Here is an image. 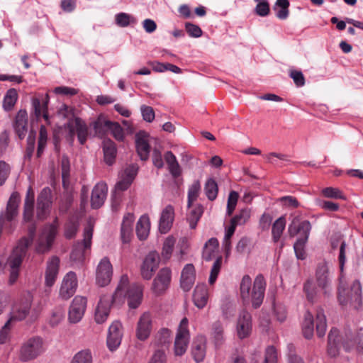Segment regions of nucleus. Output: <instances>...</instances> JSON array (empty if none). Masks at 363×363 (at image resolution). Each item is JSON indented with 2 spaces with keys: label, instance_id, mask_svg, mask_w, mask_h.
Here are the masks:
<instances>
[{
  "label": "nucleus",
  "instance_id": "f257e3e1",
  "mask_svg": "<svg viewBox=\"0 0 363 363\" xmlns=\"http://www.w3.org/2000/svg\"><path fill=\"white\" fill-rule=\"evenodd\" d=\"M143 298V286L134 283L129 284V279L126 274L121 277L118 284L112 296V301L115 304H121L127 299L128 306L130 308H138Z\"/></svg>",
  "mask_w": 363,
  "mask_h": 363
},
{
  "label": "nucleus",
  "instance_id": "f03ea898",
  "mask_svg": "<svg viewBox=\"0 0 363 363\" xmlns=\"http://www.w3.org/2000/svg\"><path fill=\"white\" fill-rule=\"evenodd\" d=\"M252 279L248 275H245L240 283V296L245 304L252 303L254 308H259L262 303L266 282L262 275L256 277L251 291Z\"/></svg>",
  "mask_w": 363,
  "mask_h": 363
},
{
  "label": "nucleus",
  "instance_id": "7ed1b4c3",
  "mask_svg": "<svg viewBox=\"0 0 363 363\" xmlns=\"http://www.w3.org/2000/svg\"><path fill=\"white\" fill-rule=\"evenodd\" d=\"M338 301L342 306L351 304L354 308H358L362 304V286L359 281L354 280L347 286L342 276L340 278L338 288Z\"/></svg>",
  "mask_w": 363,
  "mask_h": 363
},
{
  "label": "nucleus",
  "instance_id": "20e7f679",
  "mask_svg": "<svg viewBox=\"0 0 363 363\" xmlns=\"http://www.w3.org/2000/svg\"><path fill=\"white\" fill-rule=\"evenodd\" d=\"M311 230V225L309 221L300 222L297 218H294L289 226L288 231L290 236L294 237L297 234L300 235L294 245V252L298 259L303 260L306 258L304 247L308 239Z\"/></svg>",
  "mask_w": 363,
  "mask_h": 363
},
{
  "label": "nucleus",
  "instance_id": "39448f33",
  "mask_svg": "<svg viewBox=\"0 0 363 363\" xmlns=\"http://www.w3.org/2000/svg\"><path fill=\"white\" fill-rule=\"evenodd\" d=\"M45 350V344L42 337H31L22 343L18 357L21 361L28 362L35 359L44 352Z\"/></svg>",
  "mask_w": 363,
  "mask_h": 363
},
{
  "label": "nucleus",
  "instance_id": "423d86ee",
  "mask_svg": "<svg viewBox=\"0 0 363 363\" xmlns=\"http://www.w3.org/2000/svg\"><path fill=\"white\" fill-rule=\"evenodd\" d=\"M57 233L56 223L46 225L41 230L35 244V251L38 254L48 252L52 246Z\"/></svg>",
  "mask_w": 363,
  "mask_h": 363
},
{
  "label": "nucleus",
  "instance_id": "0eeeda50",
  "mask_svg": "<svg viewBox=\"0 0 363 363\" xmlns=\"http://www.w3.org/2000/svg\"><path fill=\"white\" fill-rule=\"evenodd\" d=\"M94 223L89 220L84 230V238L82 242L74 245L70 259L74 263H81L84 261L86 250H89L91 245L93 236Z\"/></svg>",
  "mask_w": 363,
  "mask_h": 363
},
{
  "label": "nucleus",
  "instance_id": "6e6552de",
  "mask_svg": "<svg viewBox=\"0 0 363 363\" xmlns=\"http://www.w3.org/2000/svg\"><path fill=\"white\" fill-rule=\"evenodd\" d=\"M190 340L189 320L184 318L177 328L174 344V352L176 356H182L186 352Z\"/></svg>",
  "mask_w": 363,
  "mask_h": 363
},
{
  "label": "nucleus",
  "instance_id": "1a4fd4ad",
  "mask_svg": "<svg viewBox=\"0 0 363 363\" xmlns=\"http://www.w3.org/2000/svg\"><path fill=\"white\" fill-rule=\"evenodd\" d=\"M315 278L317 286L323 290L324 295L330 296L332 292V279L328 264L325 261H323L317 265Z\"/></svg>",
  "mask_w": 363,
  "mask_h": 363
},
{
  "label": "nucleus",
  "instance_id": "9d476101",
  "mask_svg": "<svg viewBox=\"0 0 363 363\" xmlns=\"http://www.w3.org/2000/svg\"><path fill=\"white\" fill-rule=\"evenodd\" d=\"M32 302L33 296L30 292H27L23 298L13 306L8 320L13 324L16 321L25 319L29 313Z\"/></svg>",
  "mask_w": 363,
  "mask_h": 363
},
{
  "label": "nucleus",
  "instance_id": "9b49d317",
  "mask_svg": "<svg viewBox=\"0 0 363 363\" xmlns=\"http://www.w3.org/2000/svg\"><path fill=\"white\" fill-rule=\"evenodd\" d=\"M67 128L69 130L72 141L75 133H77L80 144L83 145L85 143L88 137V128L84 121L79 118H69L67 123Z\"/></svg>",
  "mask_w": 363,
  "mask_h": 363
},
{
  "label": "nucleus",
  "instance_id": "f8f14e48",
  "mask_svg": "<svg viewBox=\"0 0 363 363\" xmlns=\"http://www.w3.org/2000/svg\"><path fill=\"white\" fill-rule=\"evenodd\" d=\"M113 275V267L106 257H103L97 265L96 270V281L99 286L108 285Z\"/></svg>",
  "mask_w": 363,
  "mask_h": 363
},
{
  "label": "nucleus",
  "instance_id": "ddd939ff",
  "mask_svg": "<svg viewBox=\"0 0 363 363\" xmlns=\"http://www.w3.org/2000/svg\"><path fill=\"white\" fill-rule=\"evenodd\" d=\"M235 330L238 337L240 340L247 338L251 335L252 330V316L246 310H242L240 312Z\"/></svg>",
  "mask_w": 363,
  "mask_h": 363
},
{
  "label": "nucleus",
  "instance_id": "4468645a",
  "mask_svg": "<svg viewBox=\"0 0 363 363\" xmlns=\"http://www.w3.org/2000/svg\"><path fill=\"white\" fill-rule=\"evenodd\" d=\"M123 325L118 320L113 321L108 328L106 344L111 352L116 350L121 345L123 336Z\"/></svg>",
  "mask_w": 363,
  "mask_h": 363
},
{
  "label": "nucleus",
  "instance_id": "2eb2a0df",
  "mask_svg": "<svg viewBox=\"0 0 363 363\" xmlns=\"http://www.w3.org/2000/svg\"><path fill=\"white\" fill-rule=\"evenodd\" d=\"M78 281L77 275L73 272L67 273L62 281L59 296L62 299L67 300L71 298L77 291Z\"/></svg>",
  "mask_w": 363,
  "mask_h": 363
},
{
  "label": "nucleus",
  "instance_id": "dca6fc26",
  "mask_svg": "<svg viewBox=\"0 0 363 363\" xmlns=\"http://www.w3.org/2000/svg\"><path fill=\"white\" fill-rule=\"evenodd\" d=\"M87 301L84 296H77L74 298L69 306L68 319L72 323L79 322L86 308Z\"/></svg>",
  "mask_w": 363,
  "mask_h": 363
},
{
  "label": "nucleus",
  "instance_id": "f3484780",
  "mask_svg": "<svg viewBox=\"0 0 363 363\" xmlns=\"http://www.w3.org/2000/svg\"><path fill=\"white\" fill-rule=\"evenodd\" d=\"M152 320L149 313H143L137 323L135 329L136 337L140 341H145L149 338L152 333Z\"/></svg>",
  "mask_w": 363,
  "mask_h": 363
},
{
  "label": "nucleus",
  "instance_id": "a211bd4d",
  "mask_svg": "<svg viewBox=\"0 0 363 363\" xmlns=\"http://www.w3.org/2000/svg\"><path fill=\"white\" fill-rule=\"evenodd\" d=\"M111 303H113L112 296L104 295L101 297L94 311V321L97 324H103L106 321L110 314Z\"/></svg>",
  "mask_w": 363,
  "mask_h": 363
},
{
  "label": "nucleus",
  "instance_id": "6ab92c4d",
  "mask_svg": "<svg viewBox=\"0 0 363 363\" xmlns=\"http://www.w3.org/2000/svg\"><path fill=\"white\" fill-rule=\"evenodd\" d=\"M171 281V271L168 268L161 269L154 279L152 290L154 294L160 295L169 287Z\"/></svg>",
  "mask_w": 363,
  "mask_h": 363
},
{
  "label": "nucleus",
  "instance_id": "aec40b11",
  "mask_svg": "<svg viewBox=\"0 0 363 363\" xmlns=\"http://www.w3.org/2000/svg\"><path fill=\"white\" fill-rule=\"evenodd\" d=\"M51 203V190L49 188H44L39 194L37 201V218L39 220H44L48 216Z\"/></svg>",
  "mask_w": 363,
  "mask_h": 363
},
{
  "label": "nucleus",
  "instance_id": "412c9836",
  "mask_svg": "<svg viewBox=\"0 0 363 363\" xmlns=\"http://www.w3.org/2000/svg\"><path fill=\"white\" fill-rule=\"evenodd\" d=\"M138 168L135 165H130L124 169L119 175V180L115 186V194L119 191L126 190L133 182L137 174Z\"/></svg>",
  "mask_w": 363,
  "mask_h": 363
},
{
  "label": "nucleus",
  "instance_id": "4be33fe9",
  "mask_svg": "<svg viewBox=\"0 0 363 363\" xmlns=\"http://www.w3.org/2000/svg\"><path fill=\"white\" fill-rule=\"evenodd\" d=\"M159 265V256L155 252H150L145 258L140 269L143 279L149 280Z\"/></svg>",
  "mask_w": 363,
  "mask_h": 363
},
{
  "label": "nucleus",
  "instance_id": "5701e85b",
  "mask_svg": "<svg viewBox=\"0 0 363 363\" xmlns=\"http://www.w3.org/2000/svg\"><path fill=\"white\" fill-rule=\"evenodd\" d=\"M49 100L50 97L48 94H46L45 96L40 95L39 97L32 99V106L34 109L35 117L38 120L40 117L43 116L48 124H50L48 112Z\"/></svg>",
  "mask_w": 363,
  "mask_h": 363
},
{
  "label": "nucleus",
  "instance_id": "b1692460",
  "mask_svg": "<svg viewBox=\"0 0 363 363\" xmlns=\"http://www.w3.org/2000/svg\"><path fill=\"white\" fill-rule=\"evenodd\" d=\"M150 137L145 131H140L135 135L136 150L142 160H146L150 153Z\"/></svg>",
  "mask_w": 363,
  "mask_h": 363
},
{
  "label": "nucleus",
  "instance_id": "393cba45",
  "mask_svg": "<svg viewBox=\"0 0 363 363\" xmlns=\"http://www.w3.org/2000/svg\"><path fill=\"white\" fill-rule=\"evenodd\" d=\"M60 268V259L57 256H52L47 262L45 270V284L51 287L54 285Z\"/></svg>",
  "mask_w": 363,
  "mask_h": 363
},
{
  "label": "nucleus",
  "instance_id": "a878e982",
  "mask_svg": "<svg viewBox=\"0 0 363 363\" xmlns=\"http://www.w3.org/2000/svg\"><path fill=\"white\" fill-rule=\"evenodd\" d=\"M107 191V186L103 182L98 183L94 187L91 196V205L93 208H99L104 204Z\"/></svg>",
  "mask_w": 363,
  "mask_h": 363
},
{
  "label": "nucleus",
  "instance_id": "bb28decb",
  "mask_svg": "<svg viewBox=\"0 0 363 363\" xmlns=\"http://www.w3.org/2000/svg\"><path fill=\"white\" fill-rule=\"evenodd\" d=\"M174 219V209L172 206H167L161 213L159 221V230L162 233H167L171 228Z\"/></svg>",
  "mask_w": 363,
  "mask_h": 363
},
{
  "label": "nucleus",
  "instance_id": "cd10ccee",
  "mask_svg": "<svg viewBox=\"0 0 363 363\" xmlns=\"http://www.w3.org/2000/svg\"><path fill=\"white\" fill-rule=\"evenodd\" d=\"M134 220L133 213H128L123 217L121 228V238L123 243H129L131 240Z\"/></svg>",
  "mask_w": 363,
  "mask_h": 363
},
{
  "label": "nucleus",
  "instance_id": "c85d7f7f",
  "mask_svg": "<svg viewBox=\"0 0 363 363\" xmlns=\"http://www.w3.org/2000/svg\"><path fill=\"white\" fill-rule=\"evenodd\" d=\"M28 247L17 243L8 259L10 269H19Z\"/></svg>",
  "mask_w": 363,
  "mask_h": 363
},
{
  "label": "nucleus",
  "instance_id": "c756f323",
  "mask_svg": "<svg viewBox=\"0 0 363 363\" xmlns=\"http://www.w3.org/2000/svg\"><path fill=\"white\" fill-rule=\"evenodd\" d=\"M28 247L17 243L8 259L10 269H19Z\"/></svg>",
  "mask_w": 363,
  "mask_h": 363
},
{
  "label": "nucleus",
  "instance_id": "7c9ffc66",
  "mask_svg": "<svg viewBox=\"0 0 363 363\" xmlns=\"http://www.w3.org/2000/svg\"><path fill=\"white\" fill-rule=\"evenodd\" d=\"M196 274L193 264H187L184 266L181 275V287L185 291H189L195 282Z\"/></svg>",
  "mask_w": 363,
  "mask_h": 363
},
{
  "label": "nucleus",
  "instance_id": "2f4dec72",
  "mask_svg": "<svg viewBox=\"0 0 363 363\" xmlns=\"http://www.w3.org/2000/svg\"><path fill=\"white\" fill-rule=\"evenodd\" d=\"M206 353V340L204 337H197L193 344L191 348V354L193 358L196 362H202Z\"/></svg>",
  "mask_w": 363,
  "mask_h": 363
},
{
  "label": "nucleus",
  "instance_id": "473e14b6",
  "mask_svg": "<svg viewBox=\"0 0 363 363\" xmlns=\"http://www.w3.org/2000/svg\"><path fill=\"white\" fill-rule=\"evenodd\" d=\"M208 298V292L206 285L198 284L193 295V300L196 306L199 308H203L207 304Z\"/></svg>",
  "mask_w": 363,
  "mask_h": 363
},
{
  "label": "nucleus",
  "instance_id": "72a5a7b5",
  "mask_svg": "<svg viewBox=\"0 0 363 363\" xmlns=\"http://www.w3.org/2000/svg\"><path fill=\"white\" fill-rule=\"evenodd\" d=\"M172 340V332L169 329L162 328L155 335L152 345L157 347H168Z\"/></svg>",
  "mask_w": 363,
  "mask_h": 363
},
{
  "label": "nucleus",
  "instance_id": "f704fd0d",
  "mask_svg": "<svg viewBox=\"0 0 363 363\" xmlns=\"http://www.w3.org/2000/svg\"><path fill=\"white\" fill-rule=\"evenodd\" d=\"M28 114L26 110H20L16 116L14 128L18 137L24 138L27 131Z\"/></svg>",
  "mask_w": 363,
  "mask_h": 363
},
{
  "label": "nucleus",
  "instance_id": "c9c22d12",
  "mask_svg": "<svg viewBox=\"0 0 363 363\" xmlns=\"http://www.w3.org/2000/svg\"><path fill=\"white\" fill-rule=\"evenodd\" d=\"M150 222L148 216L143 215L136 225V233L140 240H145L150 232Z\"/></svg>",
  "mask_w": 363,
  "mask_h": 363
},
{
  "label": "nucleus",
  "instance_id": "e433bc0d",
  "mask_svg": "<svg viewBox=\"0 0 363 363\" xmlns=\"http://www.w3.org/2000/svg\"><path fill=\"white\" fill-rule=\"evenodd\" d=\"M187 220L191 229H194L203 214V207L200 204H191V207H188Z\"/></svg>",
  "mask_w": 363,
  "mask_h": 363
},
{
  "label": "nucleus",
  "instance_id": "4c0bfd02",
  "mask_svg": "<svg viewBox=\"0 0 363 363\" xmlns=\"http://www.w3.org/2000/svg\"><path fill=\"white\" fill-rule=\"evenodd\" d=\"M164 160L168 166V169L174 178H177L182 174V169L175 155L170 151L164 155Z\"/></svg>",
  "mask_w": 363,
  "mask_h": 363
},
{
  "label": "nucleus",
  "instance_id": "58836bf2",
  "mask_svg": "<svg viewBox=\"0 0 363 363\" xmlns=\"http://www.w3.org/2000/svg\"><path fill=\"white\" fill-rule=\"evenodd\" d=\"M211 336L216 346H220L224 342V329L220 321H216L213 323Z\"/></svg>",
  "mask_w": 363,
  "mask_h": 363
},
{
  "label": "nucleus",
  "instance_id": "ea45409f",
  "mask_svg": "<svg viewBox=\"0 0 363 363\" xmlns=\"http://www.w3.org/2000/svg\"><path fill=\"white\" fill-rule=\"evenodd\" d=\"M218 240L212 238L209 239L205 244L203 251V258L206 261L211 260L216 255L218 249Z\"/></svg>",
  "mask_w": 363,
  "mask_h": 363
},
{
  "label": "nucleus",
  "instance_id": "a19ab883",
  "mask_svg": "<svg viewBox=\"0 0 363 363\" xmlns=\"http://www.w3.org/2000/svg\"><path fill=\"white\" fill-rule=\"evenodd\" d=\"M104 153L106 163L111 165L115 161L116 147L115 143L111 140H105L104 141Z\"/></svg>",
  "mask_w": 363,
  "mask_h": 363
},
{
  "label": "nucleus",
  "instance_id": "79ce46f5",
  "mask_svg": "<svg viewBox=\"0 0 363 363\" xmlns=\"http://www.w3.org/2000/svg\"><path fill=\"white\" fill-rule=\"evenodd\" d=\"M18 100V92L15 89H9L3 100V108L5 111H9L13 109Z\"/></svg>",
  "mask_w": 363,
  "mask_h": 363
},
{
  "label": "nucleus",
  "instance_id": "37998d69",
  "mask_svg": "<svg viewBox=\"0 0 363 363\" xmlns=\"http://www.w3.org/2000/svg\"><path fill=\"white\" fill-rule=\"evenodd\" d=\"M302 331L304 337L310 339L313 335L314 324L313 315L311 313L307 312L304 315V320L302 323Z\"/></svg>",
  "mask_w": 363,
  "mask_h": 363
},
{
  "label": "nucleus",
  "instance_id": "c03bdc74",
  "mask_svg": "<svg viewBox=\"0 0 363 363\" xmlns=\"http://www.w3.org/2000/svg\"><path fill=\"white\" fill-rule=\"evenodd\" d=\"M289 1L288 0H277L274 9L276 11V16L284 20L289 16Z\"/></svg>",
  "mask_w": 363,
  "mask_h": 363
},
{
  "label": "nucleus",
  "instance_id": "a18cd8bd",
  "mask_svg": "<svg viewBox=\"0 0 363 363\" xmlns=\"http://www.w3.org/2000/svg\"><path fill=\"white\" fill-rule=\"evenodd\" d=\"M110 121L106 119L104 116H99L97 119L92 123L93 128L98 135H103L108 130Z\"/></svg>",
  "mask_w": 363,
  "mask_h": 363
},
{
  "label": "nucleus",
  "instance_id": "49530a36",
  "mask_svg": "<svg viewBox=\"0 0 363 363\" xmlns=\"http://www.w3.org/2000/svg\"><path fill=\"white\" fill-rule=\"evenodd\" d=\"M327 328L326 318L322 309L317 311L316 314V332L318 337L325 335Z\"/></svg>",
  "mask_w": 363,
  "mask_h": 363
},
{
  "label": "nucleus",
  "instance_id": "de8ad7c7",
  "mask_svg": "<svg viewBox=\"0 0 363 363\" xmlns=\"http://www.w3.org/2000/svg\"><path fill=\"white\" fill-rule=\"evenodd\" d=\"M201 190V184L199 181H194L188 189V207H191L198 199Z\"/></svg>",
  "mask_w": 363,
  "mask_h": 363
},
{
  "label": "nucleus",
  "instance_id": "09e8293b",
  "mask_svg": "<svg viewBox=\"0 0 363 363\" xmlns=\"http://www.w3.org/2000/svg\"><path fill=\"white\" fill-rule=\"evenodd\" d=\"M205 194L208 199L211 201H213L216 199L218 195V185L213 179H208L205 184Z\"/></svg>",
  "mask_w": 363,
  "mask_h": 363
},
{
  "label": "nucleus",
  "instance_id": "8fccbe9b",
  "mask_svg": "<svg viewBox=\"0 0 363 363\" xmlns=\"http://www.w3.org/2000/svg\"><path fill=\"white\" fill-rule=\"evenodd\" d=\"M285 225L286 220L283 216L279 218L274 223L272 226V237L274 242H277L281 238V235L285 228Z\"/></svg>",
  "mask_w": 363,
  "mask_h": 363
},
{
  "label": "nucleus",
  "instance_id": "3c124183",
  "mask_svg": "<svg viewBox=\"0 0 363 363\" xmlns=\"http://www.w3.org/2000/svg\"><path fill=\"white\" fill-rule=\"evenodd\" d=\"M303 291L308 301L314 303L317 300V289L311 281L308 280L304 284Z\"/></svg>",
  "mask_w": 363,
  "mask_h": 363
},
{
  "label": "nucleus",
  "instance_id": "603ef678",
  "mask_svg": "<svg viewBox=\"0 0 363 363\" xmlns=\"http://www.w3.org/2000/svg\"><path fill=\"white\" fill-rule=\"evenodd\" d=\"M91 353L88 350L78 352L72 358L70 363H91Z\"/></svg>",
  "mask_w": 363,
  "mask_h": 363
},
{
  "label": "nucleus",
  "instance_id": "864d4df0",
  "mask_svg": "<svg viewBox=\"0 0 363 363\" xmlns=\"http://www.w3.org/2000/svg\"><path fill=\"white\" fill-rule=\"evenodd\" d=\"M222 257L218 256L213 264V266L211 269L210 277L208 279V282L211 285L216 282L217 277L220 273L222 265Z\"/></svg>",
  "mask_w": 363,
  "mask_h": 363
},
{
  "label": "nucleus",
  "instance_id": "5fc2aeb1",
  "mask_svg": "<svg viewBox=\"0 0 363 363\" xmlns=\"http://www.w3.org/2000/svg\"><path fill=\"white\" fill-rule=\"evenodd\" d=\"M175 241V239L172 236L167 237L164 240L162 252V257L164 259H169L170 258Z\"/></svg>",
  "mask_w": 363,
  "mask_h": 363
},
{
  "label": "nucleus",
  "instance_id": "6e6d98bb",
  "mask_svg": "<svg viewBox=\"0 0 363 363\" xmlns=\"http://www.w3.org/2000/svg\"><path fill=\"white\" fill-rule=\"evenodd\" d=\"M35 230H36L35 225L33 223H31L28 227V235L21 238L19 240V241L18 242V243H19L25 247H29L33 242V239H34L35 234Z\"/></svg>",
  "mask_w": 363,
  "mask_h": 363
},
{
  "label": "nucleus",
  "instance_id": "4d7b16f0",
  "mask_svg": "<svg viewBox=\"0 0 363 363\" xmlns=\"http://www.w3.org/2000/svg\"><path fill=\"white\" fill-rule=\"evenodd\" d=\"M116 23L120 27H127L130 23H135V18L126 13H119L115 17Z\"/></svg>",
  "mask_w": 363,
  "mask_h": 363
},
{
  "label": "nucleus",
  "instance_id": "13d9d810",
  "mask_svg": "<svg viewBox=\"0 0 363 363\" xmlns=\"http://www.w3.org/2000/svg\"><path fill=\"white\" fill-rule=\"evenodd\" d=\"M62 167V177L64 186H66L69 183L70 165L67 157L63 156L61 160Z\"/></svg>",
  "mask_w": 363,
  "mask_h": 363
},
{
  "label": "nucleus",
  "instance_id": "bf43d9fd",
  "mask_svg": "<svg viewBox=\"0 0 363 363\" xmlns=\"http://www.w3.org/2000/svg\"><path fill=\"white\" fill-rule=\"evenodd\" d=\"M250 218V210L249 208L242 209L238 214L235 216L230 220L236 225L245 224Z\"/></svg>",
  "mask_w": 363,
  "mask_h": 363
},
{
  "label": "nucleus",
  "instance_id": "052dcab7",
  "mask_svg": "<svg viewBox=\"0 0 363 363\" xmlns=\"http://www.w3.org/2000/svg\"><path fill=\"white\" fill-rule=\"evenodd\" d=\"M108 130L111 132L116 140L121 141L124 138V133L122 127L118 123L110 122Z\"/></svg>",
  "mask_w": 363,
  "mask_h": 363
},
{
  "label": "nucleus",
  "instance_id": "680f3d73",
  "mask_svg": "<svg viewBox=\"0 0 363 363\" xmlns=\"http://www.w3.org/2000/svg\"><path fill=\"white\" fill-rule=\"evenodd\" d=\"M78 226L79 223L77 221L69 220L65 227V236L68 239L73 238L77 233Z\"/></svg>",
  "mask_w": 363,
  "mask_h": 363
},
{
  "label": "nucleus",
  "instance_id": "e2e57ef3",
  "mask_svg": "<svg viewBox=\"0 0 363 363\" xmlns=\"http://www.w3.org/2000/svg\"><path fill=\"white\" fill-rule=\"evenodd\" d=\"M238 197L239 195L236 191H232L230 192L227 203V214L228 216H230L235 210L238 203Z\"/></svg>",
  "mask_w": 363,
  "mask_h": 363
},
{
  "label": "nucleus",
  "instance_id": "0e129e2a",
  "mask_svg": "<svg viewBox=\"0 0 363 363\" xmlns=\"http://www.w3.org/2000/svg\"><path fill=\"white\" fill-rule=\"evenodd\" d=\"M48 140V132L47 129L44 125H41L39 133L38 147V156H40L41 152L43 151L45 147Z\"/></svg>",
  "mask_w": 363,
  "mask_h": 363
},
{
  "label": "nucleus",
  "instance_id": "69168bd1",
  "mask_svg": "<svg viewBox=\"0 0 363 363\" xmlns=\"http://www.w3.org/2000/svg\"><path fill=\"white\" fill-rule=\"evenodd\" d=\"M343 347L348 352L354 347L358 352H363V342L359 339L347 340L343 342Z\"/></svg>",
  "mask_w": 363,
  "mask_h": 363
},
{
  "label": "nucleus",
  "instance_id": "338daca9",
  "mask_svg": "<svg viewBox=\"0 0 363 363\" xmlns=\"http://www.w3.org/2000/svg\"><path fill=\"white\" fill-rule=\"evenodd\" d=\"M33 216V203L32 201L25 199L23 208V221L29 222Z\"/></svg>",
  "mask_w": 363,
  "mask_h": 363
},
{
  "label": "nucleus",
  "instance_id": "774afa93",
  "mask_svg": "<svg viewBox=\"0 0 363 363\" xmlns=\"http://www.w3.org/2000/svg\"><path fill=\"white\" fill-rule=\"evenodd\" d=\"M140 111L143 120L146 122L150 123L155 119V111L151 106L142 105L140 106Z\"/></svg>",
  "mask_w": 363,
  "mask_h": 363
}]
</instances>
